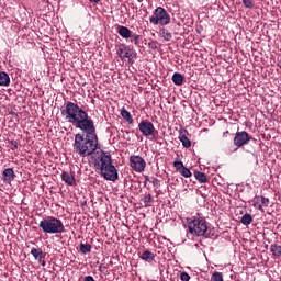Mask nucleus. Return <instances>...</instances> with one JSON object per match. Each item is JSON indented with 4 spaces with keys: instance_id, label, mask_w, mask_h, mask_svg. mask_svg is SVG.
Returning a JSON list of instances; mask_svg holds the SVG:
<instances>
[{
    "instance_id": "39448f33",
    "label": "nucleus",
    "mask_w": 281,
    "mask_h": 281,
    "mask_svg": "<svg viewBox=\"0 0 281 281\" xmlns=\"http://www.w3.org/2000/svg\"><path fill=\"white\" fill-rule=\"evenodd\" d=\"M138 130L144 135V137H153V139H157V130H155V125L153 122L148 120H143L138 124Z\"/></svg>"
},
{
    "instance_id": "aec40b11",
    "label": "nucleus",
    "mask_w": 281,
    "mask_h": 281,
    "mask_svg": "<svg viewBox=\"0 0 281 281\" xmlns=\"http://www.w3.org/2000/svg\"><path fill=\"white\" fill-rule=\"evenodd\" d=\"M270 251L272 254V256H274L276 258H280L281 256V246L278 244L271 245L270 246Z\"/></svg>"
},
{
    "instance_id": "412c9836",
    "label": "nucleus",
    "mask_w": 281,
    "mask_h": 281,
    "mask_svg": "<svg viewBox=\"0 0 281 281\" xmlns=\"http://www.w3.org/2000/svg\"><path fill=\"white\" fill-rule=\"evenodd\" d=\"M252 222H254V217H251V214L249 213L244 214L240 218V223L243 225H251Z\"/></svg>"
},
{
    "instance_id": "b1692460",
    "label": "nucleus",
    "mask_w": 281,
    "mask_h": 281,
    "mask_svg": "<svg viewBox=\"0 0 281 281\" xmlns=\"http://www.w3.org/2000/svg\"><path fill=\"white\" fill-rule=\"evenodd\" d=\"M160 36H162L165 41H170L172 38V33H170V31H168L167 29H161Z\"/></svg>"
},
{
    "instance_id": "9d476101",
    "label": "nucleus",
    "mask_w": 281,
    "mask_h": 281,
    "mask_svg": "<svg viewBox=\"0 0 281 281\" xmlns=\"http://www.w3.org/2000/svg\"><path fill=\"white\" fill-rule=\"evenodd\" d=\"M116 54L121 58V60H124V58H128L130 63L131 60H133V53H131V47L128 46L119 47Z\"/></svg>"
},
{
    "instance_id": "4be33fe9",
    "label": "nucleus",
    "mask_w": 281,
    "mask_h": 281,
    "mask_svg": "<svg viewBox=\"0 0 281 281\" xmlns=\"http://www.w3.org/2000/svg\"><path fill=\"white\" fill-rule=\"evenodd\" d=\"M140 258H142V260H145L146 262H153V260H155V254L146 250L143 252Z\"/></svg>"
},
{
    "instance_id": "f704fd0d",
    "label": "nucleus",
    "mask_w": 281,
    "mask_h": 281,
    "mask_svg": "<svg viewBox=\"0 0 281 281\" xmlns=\"http://www.w3.org/2000/svg\"><path fill=\"white\" fill-rule=\"evenodd\" d=\"M43 267H45V261L42 262Z\"/></svg>"
},
{
    "instance_id": "20e7f679",
    "label": "nucleus",
    "mask_w": 281,
    "mask_h": 281,
    "mask_svg": "<svg viewBox=\"0 0 281 281\" xmlns=\"http://www.w3.org/2000/svg\"><path fill=\"white\" fill-rule=\"evenodd\" d=\"M149 22L151 25H168L170 23V14L166 9L158 7L149 18Z\"/></svg>"
},
{
    "instance_id": "f257e3e1",
    "label": "nucleus",
    "mask_w": 281,
    "mask_h": 281,
    "mask_svg": "<svg viewBox=\"0 0 281 281\" xmlns=\"http://www.w3.org/2000/svg\"><path fill=\"white\" fill-rule=\"evenodd\" d=\"M61 115L75 128H79V131L85 133L75 135L74 153L82 158L92 156L97 172L106 181H117L120 176L117 169L113 166L111 154L104 153L103 150L95 151L99 143L93 119L89 116L87 111L71 101L67 102L65 108H61Z\"/></svg>"
},
{
    "instance_id": "c85d7f7f",
    "label": "nucleus",
    "mask_w": 281,
    "mask_h": 281,
    "mask_svg": "<svg viewBox=\"0 0 281 281\" xmlns=\"http://www.w3.org/2000/svg\"><path fill=\"white\" fill-rule=\"evenodd\" d=\"M180 280L190 281V274H188V272L180 273Z\"/></svg>"
},
{
    "instance_id": "a211bd4d",
    "label": "nucleus",
    "mask_w": 281,
    "mask_h": 281,
    "mask_svg": "<svg viewBox=\"0 0 281 281\" xmlns=\"http://www.w3.org/2000/svg\"><path fill=\"white\" fill-rule=\"evenodd\" d=\"M121 117L128 122L130 124H133V116L131 115V112H128L126 109L121 110Z\"/></svg>"
},
{
    "instance_id": "a878e982",
    "label": "nucleus",
    "mask_w": 281,
    "mask_h": 281,
    "mask_svg": "<svg viewBox=\"0 0 281 281\" xmlns=\"http://www.w3.org/2000/svg\"><path fill=\"white\" fill-rule=\"evenodd\" d=\"M143 202L145 207H150V204L153 203V195H150V193L145 194V196L143 198Z\"/></svg>"
},
{
    "instance_id": "1a4fd4ad",
    "label": "nucleus",
    "mask_w": 281,
    "mask_h": 281,
    "mask_svg": "<svg viewBox=\"0 0 281 281\" xmlns=\"http://www.w3.org/2000/svg\"><path fill=\"white\" fill-rule=\"evenodd\" d=\"M173 168H176L177 172H179L186 179H190V177H192V171L183 166V162L181 160H175Z\"/></svg>"
},
{
    "instance_id": "72a5a7b5",
    "label": "nucleus",
    "mask_w": 281,
    "mask_h": 281,
    "mask_svg": "<svg viewBox=\"0 0 281 281\" xmlns=\"http://www.w3.org/2000/svg\"><path fill=\"white\" fill-rule=\"evenodd\" d=\"M90 1H92V3H98V1H100V0H90Z\"/></svg>"
},
{
    "instance_id": "4468645a",
    "label": "nucleus",
    "mask_w": 281,
    "mask_h": 281,
    "mask_svg": "<svg viewBox=\"0 0 281 281\" xmlns=\"http://www.w3.org/2000/svg\"><path fill=\"white\" fill-rule=\"evenodd\" d=\"M171 80H172L173 85H176L177 87H181V85H183V80H186V78L180 72H175L172 75Z\"/></svg>"
},
{
    "instance_id": "0eeeda50",
    "label": "nucleus",
    "mask_w": 281,
    "mask_h": 281,
    "mask_svg": "<svg viewBox=\"0 0 281 281\" xmlns=\"http://www.w3.org/2000/svg\"><path fill=\"white\" fill-rule=\"evenodd\" d=\"M250 139H251V137L249 136V133H247L245 131L237 132L234 137V145L238 146V148H240V146H247V144H249Z\"/></svg>"
},
{
    "instance_id": "c756f323",
    "label": "nucleus",
    "mask_w": 281,
    "mask_h": 281,
    "mask_svg": "<svg viewBox=\"0 0 281 281\" xmlns=\"http://www.w3.org/2000/svg\"><path fill=\"white\" fill-rule=\"evenodd\" d=\"M11 150H16L19 148V143L14 139L10 140Z\"/></svg>"
},
{
    "instance_id": "2f4dec72",
    "label": "nucleus",
    "mask_w": 281,
    "mask_h": 281,
    "mask_svg": "<svg viewBox=\"0 0 281 281\" xmlns=\"http://www.w3.org/2000/svg\"><path fill=\"white\" fill-rule=\"evenodd\" d=\"M148 45H149L150 49H157V45H155L154 43H149Z\"/></svg>"
},
{
    "instance_id": "9b49d317",
    "label": "nucleus",
    "mask_w": 281,
    "mask_h": 281,
    "mask_svg": "<svg viewBox=\"0 0 281 281\" xmlns=\"http://www.w3.org/2000/svg\"><path fill=\"white\" fill-rule=\"evenodd\" d=\"M61 181H64L67 186H76V173L63 171Z\"/></svg>"
},
{
    "instance_id": "cd10ccee",
    "label": "nucleus",
    "mask_w": 281,
    "mask_h": 281,
    "mask_svg": "<svg viewBox=\"0 0 281 281\" xmlns=\"http://www.w3.org/2000/svg\"><path fill=\"white\" fill-rule=\"evenodd\" d=\"M243 4L245 8L251 9L254 8V0H243Z\"/></svg>"
},
{
    "instance_id": "7ed1b4c3",
    "label": "nucleus",
    "mask_w": 281,
    "mask_h": 281,
    "mask_svg": "<svg viewBox=\"0 0 281 281\" xmlns=\"http://www.w3.org/2000/svg\"><path fill=\"white\" fill-rule=\"evenodd\" d=\"M188 231L192 236H205L207 233V223L205 220L194 218L188 222Z\"/></svg>"
},
{
    "instance_id": "ddd939ff",
    "label": "nucleus",
    "mask_w": 281,
    "mask_h": 281,
    "mask_svg": "<svg viewBox=\"0 0 281 281\" xmlns=\"http://www.w3.org/2000/svg\"><path fill=\"white\" fill-rule=\"evenodd\" d=\"M117 34L121 36V38H131V34H133V31H131V29L126 26L119 25Z\"/></svg>"
},
{
    "instance_id": "dca6fc26",
    "label": "nucleus",
    "mask_w": 281,
    "mask_h": 281,
    "mask_svg": "<svg viewBox=\"0 0 281 281\" xmlns=\"http://www.w3.org/2000/svg\"><path fill=\"white\" fill-rule=\"evenodd\" d=\"M31 254L35 258V260L45 259V254H43V250L41 248H32Z\"/></svg>"
},
{
    "instance_id": "f3484780",
    "label": "nucleus",
    "mask_w": 281,
    "mask_h": 281,
    "mask_svg": "<svg viewBox=\"0 0 281 281\" xmlns=\"http://www.w3.org/2000/svg\"><path fill=\"white\" fill-rule=\"evenodd\" d=\"M179 139L182 142V146H184V148H190V146H192V142L188 136H186V134H183V132L179 133Z\"/></svg>"
},
{
    "instance_id": "5701e85b",
    "label": "nucleus",
    "mask_w": 281,
    "mask_h": 281,
    "mask_svg": "<svg viewBox=\"0 0 281 281\" xmlns=\"http://www.w3.org/2000/svg\"><path fill=\"white\" fill-rule=\"evenodd\" d=\"M131 43H134L136 47H139V43L142 42V35H138L137 33H131Z\"/></svg>"
},
{
    "instance_id": "473e14b6",
    "label": "nucleus",
    "mask_w": 281,
    "mask_h": 281,
    "mask_svg": "<svg viewBox=\"0 0 281 281\" xmlns=\"http://www.w3.org/2000/svg\"><path fill=\"white\" fill-rule=\"evenodd\" d=\"M153 184H154V186H159V179L155 178V179L153 180Z\"/></svg>"
},
{
    "instance_id": "f8f14e48",
    "label": "nucleus",
    "mask_w": 281,
    "mask_h": 281,
    "mask_svg": "<svg viewBox=\"0 0 281 281\" xmlns=\"http://www.w3.org/2000/svg\"><path fill=\"white\" fill-rule=\"evenodd\" d=\"M2 179L3 181H7L8 183L14 181L16 179V175L14 173L13 168H7L2 172Z\"/></svg>"
},
{
    "instance_id": "7c9ffc66",
    "label": "nucleus",
    "mask_w": 281,
    "mask_h": 281,
    "mask_svg": "<svg viewBox=\"0 0 281 281\" xmlns=\"http://www.w3.org/2000/svg\"><path fill=\"white\" fill-rule=\"evenodd\" d=\"M83 281H95V279H93L91 276H87L85 277Z\"/></svg>"
},
{
    "instance_id": "6e6552de",
    "label": "nucleus",
    "mask_w": 281,
    "mask_h": 281,
    "mask_svg": "<svg viewBox=\"0 0 281 281\" xmlns=\"http://www.w3.org/2000/svg\"><path fill=\"white\" fill-rule=\"evenodd\" d=\"M252 205L256 207V210H259L260 212H265L263 207H269V198H265L262 195H256L252 199Z\"/></svg>"
},
{
    "instance_id": "2eb2a0df",
    "label": "nucleus",
    "mask_w": 281,
    "mask_h": 281,
    "mask_svg": "<svg viewBox=\"0 0 281 281\" xmlns=\"http://www.w3.org/2000/svg\"><path fill=\"white\" fill-rule=\"evenodd\" d=\"M10 86V76L5 71H0V87Z\"/></svg>"
},
{
    "instance_id": "393cba45",
    "label": "nucleus",
    "mask_w": 281,
    "mask_h": 281,
    "mask_svg": "<svg viewBox=\"0 0 281 281\" xmlns=\"http://www.w3.org/2000/svg\"><path fill=\"white\" fill-rule=\"evenodd\" d=\"M79 249L81 254H91V245L89 244H80Z\"/></svg>"
},
{
    "instance_id": "bb28decb",
    "label": "nucleus",
    "mask_w": 281,
    "mask_h": 281,
    "mask_svg": "<svg viewBox=\"0 0 281 281\" xmlns=\"http://www.w3.org/2000/svg\"><path fill=\"white\" fill-rule=\"evenodd\" d=\"M211 281H225V280L223 279L222 272H213L211 276Z\"/></svg>"
},
{
    "instance_id": "423d86ee",
    "label": "nucleus",
    "mask_w": 281,
    "mask_h": 281,
    "mask_svg": "<svg viewBox=\"0 0 281 281\" xmlns=\"http://www.w3.org/2000/svg\"><path fill=\"white\" fill-rule=\"evenodd\" d=\"M130 166L135 170V172H144L146 168V160H144L142 156H131Z\"/></svg>"
},
{
    "instance_id": "6ab92c4d",
    "label": "nucleus",
    "mask_w": 281,
    "mask_h": 281,
    "mask_svg": "<svg viewBox=\"0 0 281 281\" xmlns=\"http://www.w3.org/2000/svg\"><path fill=\"white\" fill-rule=\"evenodd\" d=\"M194 177L199 183H207V176L201 171H194Z\"/></svg>"
},
{
    "instance_id": "f03ea898",
    "label": "nucleus",
    "mask_w": 281,
    "mask_h": 281,
    "mask_svg": "<svg viewBox=\"0 0 281 281\" xmlns=\"http://www.w3.org/2000/svg\"><path fill=\"white\" fill-rule=\"evenodd\" d=\"M40 228L44 234H63L65 225L57 217L48 216L40 221Z\"/></svg>"
}]
</instances>
